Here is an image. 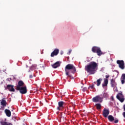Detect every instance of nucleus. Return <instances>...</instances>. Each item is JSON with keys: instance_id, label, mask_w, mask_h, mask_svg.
Instances as JSON below:
<instances>
[{"instance_id": "obj_31", "label": "nucleus", "mask_w": 125, "mask_h": 125, "mask_svg": "<svg viewBox=\"0 0 125 125\" xmlns=\"http://www.w3.org/2000/svg\"><path fill=\"white\" fill-rule=\"evenodd\" d=\"M60 120L61 121L62 120V114L61 115V117H60Z\"/></svg>"}, {"instance_id": "obj_10", "label": "nucleus", "mask_w": 125, "mask_h": 125, "mask_svg": "<svg viewBox=\"0 0 125 125\" xmlns=\"http://www.w3.org/2000/svg\"><path fill=\"white\" fill-rule=\"evenodd\" d=\"M7 88L11 92H14V91H15V89H14V85L8 84L7 85Z\"/></svg>"}, {"instance_id": "obj_16", "label": "nucleus", "mask_w": 125, "mask_h": 125, "mask_svg": "<svg viewBox=\"0 0 125 125\" xmlns=\"http://www.w3.org/2000/svg\"><path fill=\"white\" fill-rule=\"evenodd\" d=\"M5 113L7 117H10L11 116V112L7 109H5Z\"/></svg>"}, {"instance_id": "obj_25", "label": "nucleus", "mask_w": 125, "mask_h": 125, "mask_svg": "<svg viewBox=\"0 0 125 125\" xmlns=\"http://www.w3.org/2000/svg\"><path fill=\"white\" fill-rule=\"evenodd\" d=\"M114 124H118V123H119V119L116 118L115 120H114Z\"/></svg>"}, {"instance_id": "obj_13", "label": "nucleus", "mask_w": 125, "mask_h": 125, "mask_svg": "<svg viewBox=\"0 0 125 125\" xmlns=\"http://www.w3.org/2000/svg\"><path fill=\"white\" fill-rule=\"evenodd\" d=\"M52 66L54 69H56V68H58V67H60V62H56L55 63L52 65Z\"/></svg>"}, {"instance_id": "obj_9", "label": "nucleus", "mask_w": 125, "mask_h": 125, "mask_svg": "<svg viewBox=\"0 0 125 125\" xmlns=\"http://www.w3.org/2000/svg\"><path fill=\"white\" fill-rule=\"evenodd\" d=\"M117 63L119 65V67L121 69H125V62L124 61H117Z\"/></svg>"}, {"instance_id": "obj_11", "label": "nucleus", "mask_w": 125, "mask_h": 125, "mask_svg": "<svg viewBox=\"0 0 125 125\" xmlns=\"http://www.w3.org/2000/svg\"><path fill=\"white\" fill-rule=\"evenodd\" d=\"M59 53V49H55L54 50L51 54V57H54V56L58 55Z\"/></svg>"}, {"instance_id": "obj_27", "label": "nucleus", "mask_w": 125, "mask_h": 125, "mask_svg": "<svg viewBox=\"0 0 125 125\" xmlns=\"http://www.w3.org/2000/svg\"><path fill=\"white\" fill-rule=\"evenodd\" d=\"M121 80L122 84H124V83H125V80L122 79V78H121Z\"/></svg>"}, {"instance_id": "obj_3", "label": "nucleus", "mask_w": 125, "mask_h": 125, "mask_svg": "<svg viewBox=\"0 0 125 125\" xmlns=\"http://www.w3.org/2000/svg\"><path fill=\"white\" fill-rule=\"evenodd\" d=\"M91 51L93 53H97L98 56H101L103 53H102V51H101V48L100 47L94 46L92 47Z\"/></svg>"}, {"instance_id": "obj_15", "label": "nucleus", "mask_w": 125, "mask_h": 125, "mask_svg": "<svg viewBox=\"0 0 125 125\" xmlns=\"http://www.w3.org/2000/svg\"><path fill=\"white\" fill-rule=\"evenodd\" d=\"M107 119L108 121H109V122H111V123L115 121V118L112 115H109L107 117Z\"/></svg>"}, {"instance_id": "obj_2", "label": "nucleus", "mask_w": 125, "mask_h": 125, "mask_svg": "<svg viewBox=\"0 0 125 125\" xmlns=\"http://www.w3.org/2000/svg\"><path fill=\"white\" fill-rule=\"evenodd\" d=\"M70 70H71V73L72 74H75L76 71V67L73 64H68L66 65L65 67V75L69 78H71V77H72V75L69 73H70Z\"/></svg>"}, {"instance_id": "obj_4", "label": "nucleus", "mask_w": 125, "mask_h": 125, "mask_svg": "<svg viewBox=\"0 0 125 125\" xmlns=\"http://www.w3.org/2000/svg\"><path fill=\"white\" fill-rule=\"evenodd\" d=\"M92 100L95 103H102L103 102V97L100 96V95H98L93 97Z\"/></svg>"}, {"instance_id": "obj_14", "label": "nucleus", "mask_w": 125, "mask_h": 125, "mask_svg": "<svg viewBox=\"0 0 125 125\" xmlns=\"http://www.w3.org/2000/svg\"><path fill=\"white\" fill-rule=\"evenodd\" d=\"M24 82H23V81H20L18 82V85L17 86L16 88H18L19 87H22L23 86H24Z\"/></svg>"}, {"instance_id": "obj_29", "label": "nucleus", "mask_w": 125, "mask_h": 125, "mask_svg": "<svg viewBox=\"0 0 125 125\" xmlns=\"http://www.w3.org/2000/svg\"><path fill=\"white\" fill-rule=\"evenodd\" d=\"M71 52H72V50H70L68 53H67V54H68V55H70V54H71Z\"/></svg>"}, {"instance_id": "obj_19", "label": "nucleus", "mask_w": 125, "mask_h": 125, "mask_svg": "<svg viewBox=\"0 0 125 125\" xmlns=\"http://www.w3.org/2000/svg\"><path fill=\"white\" fill-rule=\"evenodd\" d=\"M103 80L102 78H100L97 80V86H99L100 84H101V82H102Z\"/></svg>"}, {"instance_id": "obj_32", "label": "nucleus", "mask_w": 125, "mask_h": 125, "mask_svg": "<svg viewBox=\"0 0 125 125\" xmlns=\"http://www.w3.org/2000/svg\"><path fill=\"white\" fill-rule=\"evenodd\" d=\"M29 78H30V79H32V78H33V75H30L29 76Z\"/></svg>"}, {"instance_id": "obj_30", "label": "nucleus", "mask_w": 125, "mask_h": 125, "mask_svg": "<svg viewBox=\"0 0 125 125\" xmlns=\"http://www.w3.org/2000/svg\"><path fill=\"white\" fill-rule=\"evenodd\" d=\"M109 77H110V76H109V75H105V78H106V79H108V78H109Z\"/></svg>"}, {"instance_id": "obj_33", "label": "nucleus", "mask_w": 125, "mask_h": 125, "mask_svg": "<svg viewBox=\"0 0 125 125\" xmlns=\"http://www.w3.org/2000/svg\"><path fill=\"white\" fill-rule=\"evenodd\" d=\"M123 107L124 111H125V104L124 105Z\"/></svg>"}, {"instance_id": "obj_6", "label": "nucleus", "mask_w": 125, "mask_h": 125, "mask_svg": "<svg viewBox=\"0 0 125 125\" xmlns=\"http://www.w3.org/2000/svg\"><path fill=\"white\" fill-rule=\"evenodd\" d=\"M116 98H117V99L119 100V101H120V102H121L122 103H123V102L125 101V97L124 96V95L123 94V92H121L120 93H119L117 95Z\"/></svg>"}, {"instance_id": "obj_12", "label": "nucleus", "mask_w": 125, "mask_h": 125, "mask_svg": "<svg viewBox=\"0 0 125 125\" xmlns=\"http://www.w3.org/2000/svg\"><path fill=\"white\" fill-rule=\"evenodd\" d=\"M110 84L111 87H116V86H117V83H116V81H115L114 79L110 80Z\"/></svg>"}, {"instance_id": "obj_7", "label": "nucleus", "mask_w": 125, "mask_h": 125, "mask_svg": "<svg viewBox=\"0 0 125 125\" xmlns=\"http://www.w3.org/2000/svg\"><path fill=\"white\" fill-rule=\"evenodd\" d=\"M109 114H110V111L109 109H107L106 108H104L103 111V116L104 118H107Z\"/></svg>"}, {"instance_id": "obj_34", "label": "nucleus", "mask_w": 125, "mask_h": 125, "mask_svg": "<svg viewBox=\"0 0 125 125\" xmlns=\"http://www.w3.org/2000/svg\"><path fill=\"white\" fill-rule=\"evenodd\" d=\"M61 55H62V54H63V51H62V52H61Z\"/></svg>"}, {"instance_id": "obj_8", "label": "nucleus", "mask_w": 125, "mask_h": 125, "mask_svg": "<svg viewBox=\"0 0 125 125\" xmlns=\"http://www.w3.org/2000/svg\"><path fill=\"white\" fill-rule=\"evenodd\" d=\"M64 104H65V103L63 101L59 102V106L57 107V110H59V111L62 110V109L64 108Z\"/></svg>"}, {"instance_id": "obj_24", "label": "nucleus", "mask_w": 125, "mask_h": 125, "mask_svg": "<svg viewBox=\"0 0 125 125\" xmlns=\"http://www.w3.org/2000/svg\"><path fill=\"white\" fill-rule=\"evenodd\" d=\"M121 80H125V74H122Z\"/></svg>"}, {"instance_id": "obj_26", "label": "nucleus", "mask_w": 125, "mask_h": 125, "mask_svg": "<svg viewBox=\"0 0 125 125\" xmlns=\"http://www.w3.org/2000/svg\"><path fill=\"white\" fill-rule=\"evenodd\" d=\"M86 89H87L86 87H84L82 89V91H83V92H84V91H86Z\"/></svg>"}, {"instance_id": "obj_1", "label": "nucleus", "mask_w": 125, "mask_h": 125, "mask_svg": "<svg viewBox=\"0 0 125 125\" xmlns=\"http://www.w3.org/2000/svg\"><path fill=\"white\" fill-rule=\"evenodd\" d=\"M98 69V64L95 62H91L89 64L85 66V70L89 75H94Z\"/></svg>"}, {"instance_id": "obj_21", "label": "nucleus", "mask_w": 125, "mask_h": 125, "mask_svg": "<svg viewBox=\"0 0 125 125\" xmlns=\"http://www.w3.org/2000/svg\"><path fill=\"white\" fill-rule=\"evenodd\" d=\"M36 68H37V64H33L30 67V70H31L32 71L34 70H36Z\"/></svg>"}, {"instance_id": "obj_28", "label": "nucleus", "mask_w": 125, "mask_h": 125, "mask_svg": "<svg viewBox=\"0 0 125 125\" xmlns=\"http://www.w3.org/2000/svg\"><path fill=\"white\" fill-rule=\"evenodd\" d=\"M89 88H91V89L94 88V84L89 86Z\"/></svg>"}, {"instance_id": "obj_18", "label": "nucleus", "mask_w": 125, "mask_h": 125, "mask_svg": "<svg viewBox=\"0 0 125 125\" xmlns=\"http://www.w3.org/2000/svg\"><path fill=\"white\" fill-rule=\"evenodd\" d=\"M0 104L2 105L3 107H6V101H5L4 99H2V101L0 102Z\"/></svg>"}, {"instance_id": "obj_22", "label": "nucleus", "mask_w": 125, "mask_h": 125, "mask_svg": "<svg viewBox=\"0 0 125 125\" xmlns=\"http://www.w3.org/2000/svg\"><path fill=\"white\" fill-rule=\"evenodd\" d=\"M0 124L1 125H10V124H8L7 122H4V121H0Z\"/></svg>"}, {"instance_id": "obj_20", "label": "nucleus", "mask_w": 125, "mask_h": 125, "mask_svg": "<svg viewBox=\"0 0 125 125\" xmlns=\"http://www.w3.org/2000/svg\"><path fill=\"white\" fill-rule=\"evenodd\" d=\"M95 107H96V109L97 110H101V107H102V105L100 104H96L95 105Z\"/></svg>"}, {"instance_id": "obj_5", "label": "nucleus", "mask_w": 125, "mask_h": 125, "mask_svg": "<svg viewBox=\"0 0 125 125\" xmlns=\"http://www.w3.org/2000/svg\"><path fill=\"white\" fill-rule=\"evenodd\" d=\"M16 89L17 90L20 91V93L21 94H26L27 93V86L24 85L22 87L16 88Z\"/></svg>"}, {"instance_id": "obj_17", "label": "nucleus", "mask_w": 125, "mask_h": 125, "mask_svg": "<svg viewBox=\"0 0 125 125\" xmlns=\"http://www.w3.org/2000/svg\"><path fill=\"white\" fill-rule=\"evenodd\" d=\"M108 79H105L104 80V83L102 84V86L103 88H105V86L108 85Z\"/></svg>"}, {"instance_id": "obj_23", "label": "nucleus", "mask_w": 125, "mask_h": 125, "mask_svg": "<svg viewBox=\"0 0 125 125\" xmlns=\"http://www.w3.org/2000/svg\"><path fill=\"white\" fill-rule=\"evenodd\" d=\"M103 98H108L109 97V94H108L107 93H104L103 94V97H102Z\"/></svg>"}]
</instances>
